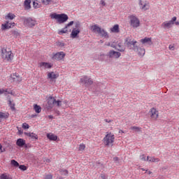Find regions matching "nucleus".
Instances as JSON below:
<instances>
[{
    "instance_id": "nucleus-2",
    "label": "nucleus",
    "mask_w": 179,
    "mask_h": 179,
    "mask_svg": "<svg viewBox=\"0 0 179 179\" xmlns=\"http://www.w3.org/2000/svg\"><path fill=\"white\" fill-rule=\"evenodd\" d=\"M51 19H55L57 23H65L69 19L68 15L66 14H57L53 13L50 15Z\"/></svg>"
},
{
    "instance_id": "nucleus-1",
    "label": "nucleus",
    "mask_w": 179,
    "mask_h": 179,
    "mask_svg": "<svg viewBox=\"0 0 179 179\" xmlns=\"http://www.w3.org/2000/svg\"><path fill=\"white\" fill-rule=\"evenodd\" d=\"M1 55L2 59L7 62H12L13 61V57H15L12 50L8 46H4L1 48Z\"/></svg>"
},
{
    "instance_id": "nucleus-13",
    "label": "nucleus",
    "mask_w": 179,
    "mask_h": 179,
    "mask_svg": "<svg viewBox=\"0 0 179 179\" xmlns=\"http://www.w3.org/2000/svg\"><path fill=\"white\" fill-rule=\"evenodd\" d=\"M73 21H71L70 22H69L64 28L60 29L58 31V34L61 35V34H64L65 33H68V31L69 30V31H71V29H69V27H71V26H73Z\"/></svg>"
},
{
    "instance_id": "nucleus-27",
    "label": "nucleus",
    "mask_w": 179,
    "mask_h": 179,
    "mask_svg": "<svg viewBox=\"0 0 179 179\" xmlns=\"http://www.w3.org/2000/svg\"><path fill=\"white\" fill-rule=\"evenodd\" d=\"M147 161L150 163H158V162H160V159L153 157H147Z\"/></svg>"
},
{
    "instance_id": "nucleus-61",
    "label": "nucleus",
    "mask_w": 179,
    "mask_h": 179,
    "mask_svg": "<svg viewBox=\"0 0 179 179\" xmlns=\"http://www.w3.org/2000/svg\"><path fill=\"white\" fill-rule=\"evenodd\" d=\"M174 24H175L176 26H179V22H178V21L175 22Z\"/></svg>"
},
{
    "instance_id": "nucleus-46",
    "label": "nucleus",
    "mask_w": 179,
    "mask_h": 179,
    "mask_svg": "<svg viewBox=\"0 0 179 179\" xmlns=\"http://www.w3.org/2000/svg\"><path fill=\"white\" fill-rule=\"evenodd\" d=\"M45 179H52V175L48 174L45 176Z\"/></svg>"
},
{
    "instance_id": "nucleus-15",
    "label": "nucleus",
    "mask_w": 179,
    "mask_h": 179,
    "mask_svg": "<svg viewBox=\"0 0 179 179\" xmlns=\"http://www.w3.org/2000/svg\"><path fill=\"white\" fill-rule=\"evenodd\" d=\"M10 78H12L13 82H16L17 83H20V82H22V77H20L17 73L11 74Z\"/></svg>"
},
{
    "instance_id": "nucleus-4",
    "label": "nucleus",
    "mask_w": 179,
    "mask_h": 179,
    "mask_svg": "<svg viewBox=\"0 0 179 179\" xmlns=\"http://www.w3.org/2000/svg\"><path fill=\"white\" fill-rule=\"evenodd\" d=\"M130 20V26L133 29H138L141 26V20L135 15H131L129 16Z\"/></svg>"
},
{
    "instance_id": "nucleus-49",
    "label": "nucleus",
    "mask_w": 179,
    "mask_h": 179,
    "mask_svg": "<svg viewBox=\"0 0 179 179\" xmlns=\"http://www.w3.org/2000/svg\"><path fill=\"white\" fill-rule=\"evenodd\" d=\"M100 4L102 5V6H106V1L104 0H101Z\"/></svg>"
},
{
    "instance_id": "nucleus-39",
    "label": "nucleus",
    "mask_w": 179,
    "mask_h": 179,
    "mask_svg": "<svg viewBox=\"0 0 179 179\" xmlns=\"http://www.w3.org/2000/svg\"><path fill=\"white\" fill-rule=\"evenodd\" d=\"M55 106H57V107H61V106H62V101L59 100L57 101V99H55Z\"/></svg>"
},
{
    "instance_id": "nucleus-24",
    "label": "nucleus",
    "mask_w": 179,
    "mask_h": 179,
    "mask_svg": "<svg viewBox=\"0 0 179 179\" xmlns=\"http://www.w3.org/2000/svg\"><path fill=\"white\" fill-rule=\"evenodd\" d=\"M46 136L49 141H57L58 139V136L52 133L47 134Z\"/></svg>"
},
{
    "instance_id": "nucleus-56",
    "label": "nucleus",
    "mask_w": 179,
    "mask_h": 179,
    "mask_svg": "<svg viewBox=\"0 0 179 179\" xmlns=\"http://www.w3.org/2000/svg\"><path fill=\"white\" fill-rule=\"evenodd\" d=\"M114 162H118L119 159L118 157H115L113 158Z\"/></svg>"
},
{
    "instance_id": "nucleus-11",
    "label": "nucleus",
    "mask_w": 179,
    "mask_h": 179,
    "mask_svg": "<svg viewBox=\"0 0 179 179\" xmlns=\"http://www.w3.org/2000/svg\"><path fill=\"white\" fill-rule=\"evenodd\" d=\"M149 115L151 120L156 121L159 118V110H156V108H152L149 111Z\"/></svg>"
},
{
    "instance_id": "nucleus-20",
    "label": "nucleus",
    "mask_w": 179,
    "mask_h": 179,
    "mask_svg": "<svg viewBox=\"0 0 179 179\" xmlns=\"http://www.w3.org/2000/svg\"><path fill=\"white\" fill-rule=\"evenodd\" d=\"M55 98L52 97V96H49L48 99V104L50 107V108H52V107H54V106H55Z\"/></svg>"
},
{
    "instance_id": "nucleus-41",
    "label": "nucleus",
    "mask_w": 179,
    "mask_h": 179,
    "mask_svg": "<svg viewBox=\"0 0 179 179\" xmlns=\"http://www.w3.org/2000/svg\"><path fill=\"white\" fill-rule=\"evenodd\" d=\"M22 128L23 129H29V128H30V126H29V124L27 123H23Z\"/></svg>"
},
{
    "instance_id": "nucleus-60",
    "label": "nucleus",
    "mask_w": 179,
    "mask_h": 179,
    "mask_svg": "<svg viewBox=\"0 0 179 179\" xmlns=\"http://www.w3.org/2000/svg\"><path fill=\"white\" fill-rule=\"evenodd\" d=\"M3 150H2V145L0 144V153H2Z\"/></svg>"
},
{
    "instance_id": "nucleus-38",
    "label": "nucleus",
    "mask_w": 179,
    "mask_h": 179,
    "mask_svg": "<svg viewBox=\"0 0 179 179\" xmlns=\"http://www.w3.org/2000/svg\"><path fill=\"white\" fill-rule=\"evenodd\" d=\"M41 2L44 5H50V2H52V0H41Z\"/></svg>"
},
{
    "instance_id": "nucleus-64",
    "label": "nucleus",
    "mask_w": 179,
    "mask_h": 179,
    "mask_svg": "<svg viewBox=\"0 0 179 179\" xmlns=\"http://www.w3.org/2000/svg\"><path fill=\"white\" fill-rule=\"evenodd\" d=\"M46 162H50V159H46Z\"/></svg>"
},
{
    "instance_id": "nucleus-44",
    "label": "nucleus",
    "mask_w": 179,
    "mask_h": 179,
    "mask_svg": "<svg viewBox=\"0 0 179 179\" xmlns=\"http://www.w3.org/2000/svg\"><path fill=\"white\" fill-rule=\"evenodd\" d=\"M60 173H61L62 176H68L67 170H61Z\"/></svg>"
},
{
    "instance_id": "nucleus-47",
    "label": "nucleus",
    "mask_w": 179,
    "mask_h": 179,
    "mask_svg": "<svg viewBox=\"0 0 179 179\" xmlns=\"http://www.w3.org/2000/svg\"><path fill=\"white\" fill-rule=\"evenodd\" d=\"M57 45H59V47H64L65 43H64V42H57Z\"/></svg>"
},
{
    "instance_id": "nucleus-34",
    "label": "nucleus",
    "mask_w": 179,
    "mask_h": 179,
    "mask_svg": "<svg viewBox=\"0 0 179 179\" xmlns=\"http://www.w3.org/2000/svg\"><path fill=\"white\" fill-rule=\"evenodd\" d=\"M10 164L12 166H13V167H19L20 166L19 162L15 159L11 160Z\"/></svg>"
},
{
    "instance_id": "nucleus-36",
    "label": "nucleus",
    "mask_w": 179,
    "mask_h": 179,
    "mask_svg": "<svg viewBox=\"0 0 179 179\" xmlns=\"http://www.w3.org/2000/svg\"><path fill=\"white\" fill-rule=\"evenodd\" d=\"M8 118V115L5 114L4 113L0 112V122L2 120Z\"/></svg>"
},
{
    "instance_id": "nucleus-51",
    "label": "nucleus",
    "mask_w": 179,
    "mask_h": 179,
    "mask_svg": "<svg viewBox=\"0 0 179 179\" xmlns=\"http://www.w3.org/2000/svg\"><path fill=\"white\" fill-rule=\"evenodd\" d=\"M169 48L171 51H174V46H173V45H169Z\"/></svg>"
},
{
    "instance_id": "nucleus-63",
    "label": "nucleus",
    "mask_w": 179,
    "mask_h": 179,
    "mask_svg": "<svg viewBox=\"0 0 179 179\" xmlns=\"http://www.w3.org/2000/svg\"><path fill=\"white\" fill-rule=\"evenodd\" d=\"M148 174H152V171H149Z\"/></svg>"
},
{
    "instance_id": "nucleus-54",
    "label": "nucleus",
    "mask_w": 179,
    "mask_h": 179,
    "mask_svg": "<svg viewBox=\"0 0 179 179\" xmlns=\"http://www.w3.org/2000/svg\"><path fill=\"white\" fill-rule=\"evenodd\" d=\"M8 94H11V96H16V94L13 93V91H10V92H8Z\"/></svg>"
},
{
    "instance_id": "nucleus-21",
    "label": "nucleus",
    "mask_w": 179,
    "mask_h": 179,
    "mask_svg": "<svg viewBox=\"0 0 179 179\" xmlns=\"http://www.w3.org/2000/svg\"><path fill=\"white\" fill-rule=\"evenodd\" d=\"M99 36H100L101 37H103L104 38H108V33L107 32V31L104 30V29L101 28L99 34Z\"/></svg>"
},
{
    "instance_id": "nucleus-25",
    "label": "nucleus",
    "mask_w": 179,
    "mask_h": 179,
    "mask_svg": "<svg viewBox=\"0 0 179 179\" xmlns=\"http://www.w3.org/2000/svg\"><path fill=\"white\" fill-rule=\"evenodd\" d=\"M24 135H26L27 136H29V138H31V139L37 141V139H38V136L34 133H27L25 132Z\"/></svg>"
},
{
    "instance_id": "nucleus-48",
    "label": "nucleus",
    "mask_w": 179,
    "mask_h": 179,
    "mask_svg": "<svg viewBox=\"0 0 179 179\" xmlns=\"http://www.w3.org/2000/svg\"><path fill=\"white\" fill-rule=\"evenodd\" d=\"M33 6H34V8H38V3L34 1Z\"/></svg>"
},
{
    "instance_id": "nucleus-26",
    "label": "nucleus",
    "mask_w": 179,
    "mask_h": 179,
    "mask_svg": "<svg viewBox=\"0 0 179 179\" xmlns=\"http://www.w3.org/2000/svg\"><path fill=\"white\" fill-rule=\"evenodd\" d=\"M26 143V141L23 140V138H18L16 142L17 146L20 148H23Z\"/></svg>"
},
{
    "instance_id": "nucleus-43",
    "label": "nucleus",
    "mask_w": 179,
    "mask_h": 179,
    "mask_svg": "<svg viewBox=\"0 0 179 179\" xmlns=\"http://www.w3.org/2000/svg\"><path fill=\"white\" fill-rule=\"evenodd\" d=\"M140 160H142V162H146L148 159H146L145 155H142L140 156Z\"/></svg>"
},
{
    "instance_id": "nucleus-5",
    "label": "nucleus",
    "mask_w": 179,
    "mask_h": 179,
    "mask_svg": "<svg viewBox=\"0 0 179 179\" xmlns=\"http://www.w3.org/2000/svg\"><path fill=\"white\" fill-rule=\"evenodd\" d=\"M80 33V23L76 22L75 28L73 29L70 34L71 38H76Z\"/></svg>"
},
{
    "instance_id": "nucleus-16",
    "label": "nucleus",
    "mask_w": 179,
    "mask_h": 179,
    "mask_svg": "<svg viewBox=\"0 0 179 179\" xmlns=\"http://www.w3.org/2000/svg\"><path fill=\"white\" fill-rule=\"evenodd\" d=\"M108 57L109 58H120L121 57V52L110 50L108 53Z\"/></svg>"
},
{
    "instance_id": "nucleus-8",
    "label": "nucleus",
    "mask_w": 179,
    "mask_h": 179,
    "mask_svg": "<svg viewBox=\"0 0 179 179\" xmlns=\"http://www.w3.org/2000/svg\"><path fill=\"white\" fill-rule=\"evenodd\" d=\"M80 83H84L85 87H89V86H92L93 85V80L87 76H83L80 80Z\"/></svg>"
},
{
    "instance_id": "nucleus-50",
    "label": "nucleus",
    "mask_w": 179,
    "mask_h": 179,
    "mask_svg": "<svg viewBox=\"0 0 179 179\" xmlns=\"http://www.w3.org/2000/svg\"><path fill=\"white\" fill-rule=\"evenodd\" d=\"M104 122L110 124V122H113V120L104 119Z\"/></svg>"
},
{
    "instance_id": "nucleus-35",
    "label": "nucleus",
    "mask_w": 179,
    "mask_h": 179,
    "mask_svg": "<svg viewBox=\"0 0 179 179\" xmlns=\"http://www.w3.org/2000/svg\"><path fill=\"white\" fill-rule=\"evenodd\" d=\"M130 129H132L133 131H136V132H141V128L136 126L130 127Z\"/></svg>"
},
{
    "instance_id": "nucleus-62",
    "label": "nucleus",
    "mask_w": 179,
    "mask_h": 179,
    "mask_svg": "<svg viewBox=\"0 0 179 179\" xmlns=\"http://www.w3.org/2000/svg\"><path fill=\"white\" fill-rule=\"evenodd\" d=\"M142 171H148V170L145 169V168H141Z\"/></svg>"
},
{
    "instance_id": "nucleus-18",
    "label": "nucleus",
    "mask_w": 179,
    "mask_h": 179,
    "mask_svg": "<svg viewBox=\"0 0 179 179\" xmlns=\"http://www.w3.org/2000/svg\"><path fill=\"white\" fill-rule=\"evenodd\" d=\"M101 27H100L98 24H94L90 27V30L94 34H99Z\"/></svg>"
},
{
    "instance_id": "nucleus-9",
    "label": "nucleus",
    "mask_w": 179,
    "mask_h": 179,
    "mask_svg": "<svg viewBox=\"0 0 179 179\" xmlns=\"http://www.w3.org/2000/svg\"><path fill=\"white\" fill-rule=\"evenodd\" d=\"M177 20V17H173L172 19L169 21H165L162 24V27L163 29H171L173 27V25L174 24V22Z\"/></svg>"
},
{
    "instance_id": "nucleus-3",
    "label": "nucleus",
    "mask_w": 179,
    "mask_h": 179,
    "mask_svg": "<svg viewBox=\"0 0 179 179\" xmlns=\"http://www.w3.org/2000/svg\"><path fill=\"white\" fill-rule=\"evenodd\" d=\"M115 141V136L112 133H108L103 138V142L105 146H113V144Z\"/></svg>"
},
{
    "instance_id": "nucleus-33",
    "label": "nucleus",
    "mask_w": 179,
    "mask_h": 179,
    "mask_svg": "<svg viewBox=\"0 0 179 179\" xmlns=\"http://www.w3.org/2000/svg\"><path fill=\"white\" fill-rule=\"evenodd\" d=\"M86 149V145L84 143H81L79 145L78 150L79 152H83Z\"/></svg>"
},
{
    "instance_id": "nucleus-22",
    "label": "nucleus",
    "mask_w": 179,
    "mask_h": 179,
    "mask_svg": "<svg viewBox=\"0 0 179 179\" xmlns=\"http://www.w3.org/2000/svg\"><path fill=\"white\" fill-rule=\"evenodd\" d=\"M59 76V75L53 71L48 73V79H50V80H54V79H57Z\"/></svg>"
},
{
    "instance_id": "nucleus-6",
    "label": "nucleus",
    "mask_w": 179,
    "mask_h": 179,
    "mask_svg": "<svg viewBox=\"0 0 179 179\" xmlns=\"http://www.w3.org/2000/svg\"><path fill=\"white\" fill-rule=\"evenodd\" d=\"M136 43H138L136 41L131 40L129 38H127L124 44L128 47V48L133 47V50L136 51V50H138V45H136Z\"/></svg>"
},
{
    "instance_id": "nucleus-14",
    "label": "nucleus",
    "mask_w": 179,
    "mask_h": 179,
    "mask_svg": "<svg viewBox=\"0 0 179 179\" xmlns=\"http://www.w3.org/2000/svg\"><path fill=\"white\" fill-rule=\"evenodd\" d=\"M15 22H10L8 21L6 22V23L1 24V30H9V29H12V27H15Z\"/></svg>"
},
{
    "instance_id": "nucleus-40",
    "label": "nucleus",
    "mask_w": 179,
    "mask_h": 179,
    "mask_svg": "<svg viewBox=\"0 0 179 179\" xmlns=\"http://www.w3.org/2000/svg\"><path fill=\"white\" fill-rule=\"evenodd\" d=\"M9 106L12 110H15V103H12V101H8Z\"/></svg>"
},
{
    "instance_id": "nucleus-12",
    "label": "nucleus",
    "mask_w": 179,
    "mask_h": 179,
    "mask_svg": "<svg viewBox=\"0 0 179 179\" xmlns=\"http://www.w3.org/2000/svg\"><path fill=\"white\" fill-rule=\"evenodd\" d=\"M65 52H58L56 54H54L52 57V59H55L56 61H62V59H64L65 58Z\"/></svg>"
},
{
    "instance_id": "nucleus-19",
    "label": "nucleus",
    "mask_w": 179,
    "mask_h": 179,
    "mask_svg": "<svg viewBox=\"0 0 179 179\" xmlns=\"http://www.w3.org/2000/svg\"><path fill=\"white\" fill-rule=\"evenodd\" d=\"M39 66L44 69H51V68H52V64L48 62H41L39 63Z\"/></svg>"
},
{
    "instance_id": "nucleus-53",
    "label": "nucleus",
    "mask_w": 179,
    "mask_h": 179,
    "mask_svg": "<svg viewBox=\"0 0 179 179\" xmlns=\"http://www.w3.org/2000/svg\"><path fill=\"white\" fill-rule=\"evenodd\" d=\"M110 47H112V48H115V50H117V45H115L114 43H112L110 45Z\"/></svg>"
},
{
    "instance_id": "nucleus-52",
    "label": "nucleus",
    "mask_w": 179,
    "mask_h": 179,
    "mask_svg": "<svg viewBox=\"0 0 179 179\" xmlns=\"http://www.w3.org/2000/svg\"><path fill=\"white\" fill-rule=\"evenodd\" d=\"M101 178H102V179H107V176L106 175H104V174H101Z\"/></svg>"
},
{
    "instance_id": "nucleus-59",
    "label": "nucleus",
    "mask_w": 179,
    "mask_h": 179,
    "mask_svg": "<svg viewBox=\"0 0 179 179\" xmlns=\"http://www.w3.org/2000/svg\"><path fill=\"white\" fill-rule=\"evenodd\" d=\"M5 94H8V93H10V92L8 91V89L4 90Z\"/></svg>"
},
{
    "instance_id": "nucleus-29",
    "label": "nucleus",
    "mask_w": 179,
    "mask_h": 179,
    "mask_svg": "<svg viewBox=\"0 0 179 179\" xmlns=\"http://www.w3.org/2000/svg\"><path fill=\"white\" fill-rule=\"evenodd\" d=\"M16 17V15H15V14L10 13L8 14H7L5 17L6 20H13V19H15Z\"/></svg>"
},
{
    "instance_id": "nucleus-55",
    "label": "nucleus",
    "mask_w": 179,
    "mask_h": 179,
    "mask_svg": "<svg viewBox=\"0 0 179 179\" xmlns=\"http://www.w3.org/2000/svg\"><path fill=\"white\" fill-rule=\"evenodd\" d=\"M3 93H5V90L0 89V94H3Z\"/></svg>"
},
{
    "instance_id": "nucleus-10",
    "label": "nucleus",
    "mask_w": 179,
    "mask_h": 179,
    "mask_svg": "<svg viewBox=\"0 0 179 179\" xmlns=\"http://www.w3.org/2000/svg\"><path fill=\"white\" fill-rule=\"evenodd\" d=\"M24 24V26H27V27H34V26L37 24V21L31 17L25 18Z\"/></svg>"
},
{
    "instance_id": "nucleus-7",
    "label": "nucleus",
    "mask_w": 179,
    "mask_h": 179,
    "mask_svg": "<svg viewBox=\"0 0 179 179\" xmlns=\"http://www.w3.org/2000/svg\"><path fill=\"white\" fill-rule=\"evenodd\" d=\"M138 6L141 10H149L150 9V4L149 1H143V0H138Z\"/></svg>"
},
{
    "instance_id": "nucleus-17",
    "label": "nucleus",
    "mask_w": 179,
    "mask_h": 179,
    "mask_svg": "<svg viewBox=\"0 0 179 179\" xmlns=\"http://www.w3.org/2000/svg\"><path fill=\"white\" fill-rule=\"evenodd\" d=\"M140 43H141L142 44H146V45H153L152 38L145 37L143 39H141Z\"/></svg>"
},
{
    "instance_id": "nucleus-42",
    "label": "nucleus",
    "mask_w": 179,
    "mask_h": 179,
    "mask_svg": "<svg viewBox=\"0 0 179 179\" xmlns=\"http://www.w3.org/2000/svg\"><path fill=\"white\" fill-rule=\"evenodd\" d=\"M19 169L22 170V171H26V170H27V167H26L24 165H20Z\"/></svg>"
},
{
    "instance_id": "nucleus-58",
    "label": "nucleus",
    "mask_w": 179,
    "mask_h": 179,
    "mask_svg": "<svg viewBox=\"0 0 179 179\" xmlns=\"http://www.w3.org/2000/svg\"><path fill=\"white\" fill-rule=\"evenodd\" d=\"M105 45H107V47L111 46V43L108 42V43H105Z\"/></svg>"
},
{
    "instance_id": "nucleus-30",
    "label": "nucleus",
    "mask_w": 179,
    "mask_h": 179,
    "mask_svg": "<svg viewBox=\"0 0 179 179\" xmlns=\"http://www.w3.org/2000/svg\"><path fill=\"white\" fill-rule=\"evenodd\" d=\"M136 51H138V55H140V57H143V55H145L146 51L145 50V49L143 48H137V50H136Z\"/></svg>"
},
{
    "instance_id": "nucleus-37",
    "label": "nucleus",
    "mask_w": 179,
    "mask_h": 179,
    "mask_svg": "<svg viewBox=\"0 0 179 179\" xmlns=\"http://www.w3.org/2000/svg\"><path fill=\"white\" fill-rule=\"evenodd\" d=\"M0 179H10V177H9L6 173H3L1 175Z\"/></svg>"
},
{
    "instance_id": "nucleus-28",
    "label": "nucleus",
    "mask_w": 179,
    "mask_h": 179,
    "mask_svg": "<svg viewBox=\"0 0 179 179\" xmlns=\"http://www.w3.org/2000/svg\"><path fill=\"white\" fill-rule=\"evenodd\" d=\"M111 33H120V25L115 24L112 28H110Z\"/></svg>"
},
{
    "instance_id": "nucleus-45",
    "label": "nucleus",
    "mask_w": 179,
    "mask_h": 179,
    "mask_svg": "<svg viewBox=\"0 0 179 179\" xmlns=\"http://www.w3.org/2000/svg\"><path fill=\"white\" fill-rule=\"evenodd\" d=\"M12 34H13V36H16V37H17V36H19V32L17 31H12Z\"/></svg>"
},
{
    "instance_id": "nucleus-23",
    "label": "nucleus",
    "mask_w": 179,
    "mask_h": 179,
    "mask_svg": "<svg viewBox=\"0 0 179 179\" xmlns=\"http://www.w3.org/2000/svg\"><path fill=\"white\" fill-rule=\"evenodd\" d=\"M116 50L120 51V52H124V51H125V47H124L122 42H118L116 45Z\"/></svg>"
},
{
    "instance_id": "nucleus-31",
    "label": "nucleus",
    "mask_w": 179,
    "mask_h": 179,
    "mask_svg": "<svg viewBox=\"0 0 179 179\" xmlns=\"http://www.w3.org/2000/svg\"><path fill=\"white\" fill-rule=\"evenodd\" d=\"M30 3H31V1H30V0L24 1V8L27 10L30 9V8H31V6H30Z\"/></svg>"
},
{
    "instance_id": "nucleus-57",
    "label": "nucleus",
    "mask_w": 179,
    "mask_h": 179,
    "mask_svg": "<svg viewBox=\"0 0 179 179\" xmlns=\"http://www.w3.org/2000/svg\"><path fill=\"white\" fill-rule=\"evenodd\" d=\"M48 118H49L50 120H52L54 118V116L50 115L48 116Z\"/></svg>"
},
{
    "instance_id": "nucleus-32",
    "label": "nucleus",
    "mask_w": 179,
    "mask_h": 179,
    "mask_svg": "<svg viewBox=\"0 0 179 179\" xmlns=\"http://www.w3.org/2000/svg\"><path fill=\"white\" fill-rule=\"evenodd\" d=\"M34 110L35 111V113H37V114H40V113H41V106L35 104L34 106Z\"/></svg>"
}]
</instances>
